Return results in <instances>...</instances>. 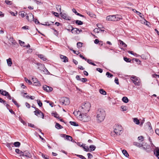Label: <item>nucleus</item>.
Wrapping results in <instances>:
<instances>
[{
    "label": "nucleus",
    "instance_id": "55",
    "mask_svg": "<svg viewBox=\"0 0 159 159\" xmlns=\"http://www.w3.org/2000/svg\"><path fill=\"white\" fill-rule=\"evenodd\" d=\"M128 52L129 53H130V54H131L132 55H134V56H136H136L137 57H138V55H137L136 53H134L132 51H128Z\"/></svg>",
    "mask_w": 159,
    "mask_h": 159
},
{
    "label": "nucleus",
    "instance_id": "23",
    "mask_svg": "<svg viewBox=\"0 0 159 159\" xmlns=\"http://www.w3.org/2000/svg\"><path fill=\"white\" fill-rule=\"evenodd\" d=\"M122 152L123 155L126 157H127L129 156V155L127 152V151L125 150H122Z\"/></svg>",
    "mask_w": 159,
    "mask_h": 159
},
{
    "label": "nucleus",
    "instance_id": "6",
    "mask_svg": "<svg viewBox=\"0 0 159 159\" xmlns=\"http://www.w3.org/2000/svg\"><path fill=\"white\" fill-rule=\"evenodd\" d=\"M131 80L135 85L139 86L140 85V80L139 77L135 76H132L131 77Z\"/></svg>",
    "mask_w": 159,
    "mask_h": 159
},
{
    "label": "nucleus",
    "instance_id": "8",
    "mask_svg": "<svg viewBox=\"0 0 159 159\" xmlns=\"http://www.w3.org/2000/svg\"><path fill=\"white\" fill-rule=\"evenodd\" d=\"M37 110H35L34 111V114L39 117H42L43 119L44 118V114L42 111L39 110L38 108H36Z\"/></svg>",
    "mask_w": 159,
    "mask_h": 159
},
{
    "label": "nucleus",
    "instance_id": "46",
    "mask_svg": "<svg viewBox=\"0 0 159 159\" xmlns=\"http://www.w3.org/2000/svg\"><path fill=\"white\" fill-rule=\"evenodd\" d=\"M6 95H4V96H6L7 97V98H8L9 99L11 100V96L9 94L8 92H7L6 93Z\"/></svg>",
    "mask_w": 159,
    "mask_h": 159
},
{
    "label": "nucleus",
    "instance_id": "62",
    "mask_svg": "<svg viewBox=\"0 0 159 159\" xmlns=\"http://www.w3.org/2000/svg\"><path fill=\"white\" fill-rule=\"evenodd\" d=\"M7 5H11V2L9 1L8 0H6L5 1Z\"/></svg>",
    "mask_w": 159,
    "mask_h": 159
},
{
    "label": "nucleus",
    "instance_id": "63",
    "mask_svg": "<svg viewBox=\"0 0 159 159\" xmlns=\"http://www.w3.org/2000/svg\"><path fill=\"white\" fill-rule=\"evenodd\" d=\"M82 82H85L87 81V79L86 78H82L81 79V80Z\"/></svg>",
    "mask_w": 159,
    "mask_h": 159
},
{
    "label": "nucleus",
    "instance_id": "19",
    "mask_svg": "<svg viewBox=\"0 0 159 159\" xmlns=\"http://www.w3.org/2000/svg\"><path fill=\"white\" fill-rule=\"evenodd\" d=\"M52 115L53 116L59 119L60 117H59V115L56 112H52Z\"/></svg>",
    "mask_w": 159,
    "mask_h": 159
},
{
    "label": "nucleus",
    "instance_id": "9",
    "mask_svg": "<svg viewBox=\"0 0 159 159\" xmlns=\"http://www.w3.org/2000/svg\"><path fill=\"white\" fill-rule=\"evenodd\" d=\"M71 28L72 29L71 30V33L73 34H79L81 31H82V30H80L79 29L77 28H73L71 25H70L69 26V28Z\"/></svg>",
    "mask_w": 159,
    "mask_h": 159
},
{
    "label": "nucleus",
    "instance_id": "31",
    "mask_svg": "<svg viewBox=\"0 0 159 159\" xmlns=\"http://www.w3.org/2000/svg\"><path fill=\"white\" fill-rule=\"evenodd\" d=\"M134 122L137 125H139L140 123L139 120L137 118H135L133 119Z\"/></svg>",
    "mask_w": 159,
    "mask_h": 159
},
{
    "label": "nucleus",
    "instance_id": "60",
    "mask_svg": "<svg viewBox=\"0 0 159 159\" xmlns=\"http://www.w3.org/2000/svg\"><path fill=\"white\" fill-rule=\"evenodd\" d=\"M121 108L122 109V111H125L127 110V107L124 106H121Z\"/></svg>",
    "mask_w": 159,
    "mask_h": 159
},
{
    "label": "nucleus",
    "instance_id": "22",
    "mask_svg": "<svg viewBox=\"0 0 159 159\" xmlns=\"http://www.w3.org/2000/svg\"><path fill=\"white\" fill-rule=\"evenodd\" d=\"M6 146L10 150H11V147H13L12 143H7L6 144Z\"/></svg>",
    "mask_w": 159,
    "mask_h": 159
},
{
    "label": "nucleus",
    "instance_id": "5",
    "mask_svg": "<svg viewBox=\"0 0 159 159\" xmlns=\"http://www.w3.org/2000/svg\"><path fill=\"white\" fill-rule=\"evenodd\" d=\"M114 131L117 135H120L123 132L122 128L121 126L120 125L116 126Z\"/></svg>",
    "mask_w": 159,
    "mask_h": 159
},
{
    "label": "nucleus",
    "instance_id": "11",
    "mask_svg": "<svg viewBox=\"0 0 159 159\" xmlns=\"http://www.w3.org/2000/svg\"><path fill=\"white\" fill-rule=\"evenodd\" d=\"M43 89L44 90L48 92L52 91L53 90V89L52 88L46 85L43 86Z\"/></svg>",
    "mask_w": 159,
    "mask_h": 159
},
{
    "label": "nucleus",
    "instance_id": "7",
    "mask_svg": "<svg viewBox=\"0 0 159 159\" xmlns=\"http://www.w3.org/2000/svg\"><path fill=\"white\" fill-rule=\"evenodd\" d=\"M60 103L62 105H68L70 103L69 99L65 97H62L60 100Z\"/></svg>",
    "mask_w": 159,
    "mask_h": 159
},
{
    "label": "nucleus",
    "instance_id": "37",
    "mask_svg": "<svg viewBox=\"0 0 159 159\" xmlns=\"http://www.w3.org/2000/svg\"><path fill=\"white\" fill-rule=\"evenodd\" d=\"M7 92L5 90H3L2 89H0V93L2 95H6V93Z\"/></svg>",
    "mask_w": 159,
    "mask_h": 159
},
{
    "label": "nucleus",
    "instance_id": "24",
    "mask_svg": "<svg viewBox=\"0 0 159 159\" xmlns=\"http://www.w3.org/2000/svg\"><path fill=\"white\" fill-rule=\"evenodd\" d=\"M73 114L75 115V116H76L77 117L78 116L79 114H82V112L80 110V111H74L73 112Z\"/></svg>",
    "mask_w": 159,
    "mask_h": 159
},
{
    "label": "nucleus",
    "instance_id": "56",
    "mask_svg": "<svg viewBox=\"0 0 159 159\" xmlns=\"http://www.w3.org/2000/svg\"><path fill=\"white\" fill-rule=\"evenodd\" d=\"M28 126L30 127L34 128H36V127L34 125L31 123H28Z\"/></svg>",
    "mask_w": 159,
    "mask_h": 159
},
{
    "label": "nucleus",
    "instance_id": "28",
    "mask_svg": "<svg viewBox=\"0 0 159 159\" xmlns=\"http://www.w3.org/2000/svg\"><path fill=\"white\" fill-rule=\"evenodd\" d=\"M144 143L143 144V147H143V148L145 149V150H146V149L147 148H149L150 146H149V145H148L146 143Z\"/></svg>",
    "mask_w": 159,
    "mask_h": 159
},
{
    "label": "nucleus",
    "instance_id": "12",
    "mask_svg": "<svg viewBox=\"0 0 159 159\" xmlns=\"http://www.w3.org/2000/svg\"><path fill=\"white\" fill-rule=\"evenodd\" d=\"M26 18L28 21H32V20H34V16L31 13H30L27 14Z\"/></svg>",
    "mask_w": 159,
    "mask_h": 159
},
{
    "label": "nucleus",
    "instance_id": "29",
    "mask_svg": "<svg viewBox=\"0 0 159 159\" xmlns=\"http://www.w3.org/2000/svg\"><path fill=\"white\" fill-rule=\"evenodd\" d=\"M38 57L44 61H45L47 59L44 57V56L42 54H39L38 55Z\"/></svg>",
    "mask_w": 159,
    "mask_h": 159
},
{
    "label": "nucleus",
    "instance_id": "25",
    "mask_svg": "<svg viewBox=\"0 0 159 159\" xmlns=\"http://www.w3.org/2000/svg\"><path fill=\"white\" fill-rule=\"evenodd\" d=\"M119 42L120 44H121L123 47L125 48L127 47V45L123 41H121L120 40H119Z\"/></svg>",
    "mask_w": 159,
    "mask_h": 159
},
{
    "label": "nucleus",
    "instance_id": "20",
    "mask_svg": "<svg viewBox=\"0 0 159 159\" xmlns=\"http://www.w3.org/2000/svg\"><path fill=\"white\" fill-rule=\"evenodd\" d=\"M7 61L8 66H11L12 64L11 58H9V59H7Z\"/></svg>",
    "mask_w": 159,
    "mask_h": 159
},
{
    "label": "nucleus",
    "instance_id": "59",
    "mask_svg": "<svg viewBox=\"0 0 159 159\" xmlns=\"http://www.w3.org/2000/svg\"><path fill=\"white\" fill-rule=\"evenodd\" d=\"M87 155L88 157V158L91 159L93 157V155L91 153H88Z\"/></svg>",
    "mask_w": 159,
    "mask_h": 159
},
{
    "label": "nucleus",
    "instance_id": "64",
    "mask_svg": "<svg viewBox=\"0 0 159 159\" xmlns=\"http://www.w3.org/2000/svg\"><path fill=\"white\" fill-rule=\"evenodd\" d=\"M52 13L56 17H59V15L58 13L56 12H53Z\"/></svg>",
    "mask_w": 159,
    "mask_h": 159
},
{
    "label": "nucleus",
    "instance_id": "41",
    "mask_svg": "<svg viewBox=\"0 0 159 159\" xmlns=\"http://www.w3.org/2000/svg\"><path fill=\"white\" fill-rule=\"evenodd\" d=\"M70 123L71 125L74 126H78V125L76 124V123L75 122L70 121Z\"/></svg>",
    "mask_w": 159,
    "mask_h": 159
},
{
    "label": "nucleus",
    "instance_id": "35",
    "mask_svg": "<svg viewBox=\"0 0 159 159\" xmlns=\"http://www.w3.org/2000/svg\"><path fill=\"white\" fill-rule=\"evenodd\" d=\"M16 147H19L20 145V143L19 142H15L13 144Z\"/></svg>",
    "mask_w": 159,
    "mask_h": 159
},
{
    "label": "nucleus",
    "instance_id": "34",
    "mask_svg": "<svg viewBox=\"0 0 159 159\" xmlns=\"http://www.w3.org/2000/svg\"><path fill=\"white\" fill-rule=\"evenodd\" d=\"M89 148L90 149V151H94L96 148V147L93 145H90Z\"/></svg>",
    "mask_w": 159,
    "mask_h": 159
},
{
    "label": "nucleus",
    "instance_id": "47",
    "mask_svg": "<svg viewBox=\"0 0 159 159\" xmlns=\"http://www.w3.org/2000/svg\"><path fill=\"white\" fill-rule=\"evenodd\" d=\"M37 102L39 105V106L40 107H41L42 106V103L41 102L40 100L39 99H38L37 100Z\"/></svg>",
    "mask_w": 159,
    "mask_h": 159
},
{
    "label": "nucleus",
    "instance_id": "53",
    "mask_svg": "<svg viewBox=\"0 0 159 159\" xmlns=\"http://www.w3.org/2000/svg\"><path fill=\"white\" fill-rule=\"evenodd\" d=\"M26 15H27V14L25 13V12L23 11H22L20 13V15L22 17H24Z\"/></svg>",
    "mask_w": 159,
    "mask_h": 159
},
{
    "label": "nucleus",
    "instance_id": "52",
    "mask_svg": "<svg viewBox=\"0 0 159 159\" xmlns=\"http://www.w3.org/2000/svg\"><path fill=\"white\" fill-rule=\"evenodd\" d=\"M147 126L149 127V129H150V130H151L152 129V126H151V124L149 122H148L147 123Z\"/></svg>",
    "mask_w": 159,
    "mask_h": 159
},
{
    "label": "nucleus",
    "instance_id": "32",
    "mask_svg": "<svg viewBox=\"0 0 159 159\" xmlns=\"http://www.w3.org/2000/svg\"><path fill=\"white\" fill-rule=\"evenodd\" d=\"M66 139L68 140L72 141L73 139L72 137L70 136L67 135L66 136Z\"/></svg>",
    "mask_w": 159,
    "mask_h": 159
},
{
    "label": "nucleus",
    "instance_id": "17",
    "mask_svg": "<svg viewBox=\"0 0 159 159\" xmlns=\"http://www.w3.org/2000/svg\"><path fill=\"white\" fill-rule=\"evenodd\" d=\"M93 31L97 33H98L100 32H103L104 31V30H101L99 28H96L93 30Z\"/></svg>",
    "mask_w": 159,
    "mask_h": 159
},
{
    "label": "nucleus",
    "instance_id": "27",
    "mask_svg": "<svg viewBox=\"0 0 159 159\" xmlns=\"http://www.w3.org/2000/svg\"><path fill=\"white\" fill-rule=\"evenodd\" d=\"M122 100L125 103H127L129 102V99L128 98L126 97H123L122 98Z\"/></svg>",
    "mask_w": 159,
    "mask_h": 159
},
{
    "label": "nucleus",
    "instance_id": "14",
    "mask_svg": "<svg viewBox=\"0 0 159 159\" xmlns=\"http://www.w3.org/2000/svg\"><path fill=\"white\" fill-rule=\"evenodd\" d=\"M60 15L63 19H64L68 20H70V19L68 17H67V15L66 14L62 13L61 12L60 13Z\"/></svg>",
    "mask_w": 159,
    "mask_h": 159
},
{
    "label": "nucleus",
    "instance_id": "4",
    "mask_svg": "<svg viewBox=\"0 0 159 159\" xmlns=\"http://www.w3.org/2000/svg\"><path fill=\"white\" fill-rule=\"evenodd\" d=\"M77 118L80 120L84 122L88 121L90 120V117L87 115V113L80 114L77 116Z\"/></svg>",
    "mask_w": 159,
    "mask_h": 159
},
{
    "label": "nucleus",
    "instance_id": "57",
    "mask_svg": "<svg viewBox=\"0 0 159 159\" xmlns=\"http://www.w3.org/2000/svg\"><path fill=\"white\" fill-rule=\"evenodd\" d=\"M143 137L142 136H139L138 138V140H141V141H143Z\"/></svg>",
    "mask_w": 159,
    "mask_h": 159
},
{
    "label": "nucleus",
    "instance_id": "18",
    "mask_svg": "<svg viewBox=\"0 0 159 159\" xmlns=\"http://www.w3.org/2000/svg\"><path fill=\"white\" fill-rule=\"evenodd\" d=\"M144 143H139L137 142H134V145L138 147H143L144 145Z\"/></svg>",
    "mask_w": 159,
    "mask_h": 159
},
{
    "label": "nucleus",
    "instance_id": "61",
    "mask_svg": "<svg viewBox=\"0 0 159 159\" xmlns=\"http://www.w3.org/2000/svg\"><path fill=\"white\" fill-rule=\"evenodd\" d=\"M96 70L101 73H102L103 71L102 69L99 68H97Z\"/></svg>",
    "mask_w": 159,
    "mask_h": 159
},
{
    "label": "nucleus",
    "instance_id": "26",
    "mask_svg": "<svg viewBox=\"0 0 159 159\" xmlns=\"http://www.w3.org/2000/svg\"><path fill=\"white\" fill-rule=\"evenodd\" d=\"M55 127L57 129H61L63 128V127L62 126L57 123H56V124Z\"/></svg>",
    "mask_w": 159,
    "mask_h": 159
},
{
    "label": "nucleus",
    "instance_id": "48",
    "mask_svg": "<svg viewBox=\"0 0 159 159\" xmlns=\"http://www.w3.org/2000/svg\"><path fill=\"white\" fill-rule=\"evenodd\" d=\"M83 43L81 42H78L77 43V45L78 48H80L82 47Z\"/></svg>",
    "mask_w": 159,
    "mask_h": 159
},
{
    "label": "nucleus",
    "instance_id": "2",
    "mask_svg": "<svg viewBox=\"0 0 159 159\" xmlns=\"http://www.w3.org/2000/svg\"><path fill=\"white\" fill-rule=\"evenodd\" d=\"M106 19L107 20L116 21L122 19L121 16L119 15H109L107 16Z\"/></svg>",
    "mask_w": 159,
    "mask_h": 159
},
{
    "label": "nucleus",
    "instance_id": "45",
    "mask_svg": "<svg viewBox=\"0 0 159 159\" xmlns=\"http://www.w3.org/2000/svg\"><path fill=\"white\" fill-rule=\"evenodd\" d=\"M132 10L133 11H136V14L138 15H139L140 17H142V15H142V14L140 12L137 11L135 9H132Z\"/></svg>",
    "mask_w": 159,
    "mask_h": 159
},
{
    "label": "nucleus",
    "instance_id": "33",
    "mask_svg": "<svg viewBox=\"0 0 159 159\" xmlns=\"http://www.w3.org/2000/svg\"><path fill=\"white\" fill-rule=\"evenodd\" d=\"M34 85L38 86H40L41 85L40 82L39 81H37V82L34 81Z\"/></svg>",
    "mask_w": 159,
    "mask_h": 159
},
{
    "label": "nucleus",
    "instance_id": "3",
    "mask_svg": "<svg viewBox=\"0 0 159 159\" xmlns=\"http://www.w3.org/2000/svg\"><path fill=\"white\" fill-rule=\"evenodd\" d=\"M90 106V103L87 102L80 107V109L83 114H86L89 111Z\"/></svg>",
    "mask_w": 159,
    "mask_h": 159
},
{
    "label": "nucleus",
    "instance_id": "39",
    "mask_svg": "<svg viewBox=\"0 0 159 159\" xmlns=\"http://www.w3.org/2000/svg\"><path fill=\"white\" fill-rule=\"evenodd\" d=\"M86 61L87 62H88L89 64H90L94 66H96V65L94 63L91 62V61H92V60H91L87 59Z\"/></svg>",
    "mask_w": 159,
    "mask_h": 159
},
{
    "label": "nucleus",
    "instance_id": "15",
    "mask_svg": "<svg viewBox=\"0 0 159 159\" xmlns=\"http://www.w3.org/2000/svg\"><path fill=\"white\" fill-rule=\"evenodd\" d=\"M60 58L61 59L63 60V61L64 62H66L68 61V58L66 56L61 55L60 56Z\"/></svg>",
    "mask_w": 159,
    "mask_h": 159
},
{
    "label": "nucleus",
    "instance_id": "51",
    "mask_svg": "<svg viewBox=\"0 0 159 159\" xmlns=\"http://www.w3.org/2000/svg\"><path fill=\"white\" fill-rule=\"evenodd\" d=\"M25 80L26 82L28 83L29 84H32V82L30 80H28L27 78L25 77Z\"/></svg>",
    "mask_w": 159,
    "mask_h": 159
},
{
    "label": "nucleus",
    "instance_id": "10",
    "mask_svg": "<svg viewBox=\"0 0 159 159\" xmlns=\"http://www.w3.org/2000/svg\"><path fill=\"white\" fill-rule=\"evenodd\" d=\"M22 157L28 158L31 157L32 155L28 151H25L23 152Z\"/></svg>",
    "mask_w": 159,
    "mask_h": 159
},
{
    "label": "nucleus",
    "instance_id": "38",
    "mask_svg": "<svg viewBox=\"0 0 159 159\" xmlns=\"http://www.w3.org/2000/svg\"><path fill=\"white\" fill-rule=\"evenodd\" d=\"M61 6L60 5H57L56 6V8L57 9V11L59 12H61Z\"/></svg>",
    "mask_w": 159,
    "mask_h": 159
},
{
    "label": "nucleus",
    "instance_id": "16",
    "mask_svg": "<svg viewBox=\"0 0 159 159\" xmlns=\"http://www.w3.org/2000/svg\"><path fill=\"white\" fill-rule=\"evenodd\" d=\"M155 152H156V156L158 157L159 156V148L158 147L156 148L154 150V154H155Z\"/></svg>",
    "mask_w": 159,
    "mask_h": 159
},
{
    "label": "nucleus",
    "instance_id": "21",
    "mask_svg": "<svg viewBox=\"0 0 159 159\" xmlns=\"http://www.w3.org/2000/svg\"><path fill=\"white\" fill-rule=\"evenodd\" d=\"M15 152L19 154L20 157H22L23 152L21 151L19 149L17 148L16 149Z\"/></svg>",
    "mask_w": 159,
    "mask_h": 159
},
{
    "label": "nucleus",
    "instance_id": "40",
    "mask_svg": "<svg viewBox=\"0 0 159 159\" xmlns=\"http://www.w3.org/2000/svg\"><path fill=\"white\" fill-rule=\"evenodd\" d=\"M82 147L84 149V151L86 152L90 151L88 146H85V145H83Z\"/></svg>",
    "mask_w": 159,
    "mask_h": 159
},
{
    "label": "nucleus",
    "instance_id": "49",
    "mask_svg": "<svg viewBox=\"0 0 159 159\" xmlns=\"http://www.w3.org/2000/svg\"><path fill=\"white\" fill-rule=\"evenodd\" d=\"M12 101L17 107H19V105L18 104L17 102L13 98L12 99Z\"/></svg>",
    "mask_w": 159,
    "mask_h": 159
},
{
    "label": "nucleus",
    "instance_id": "36",
    "mask_svg": "<svg viewBox=\"0 0 159 159\" xmlns=\"http://www.w3.org/2000/svg\"><path fill=\"white\" fill-rule=\"evenodd\" d=\"M75 23L78 25H81L83 24V22L78 20H77L75 21Z\"/></svg>",
    "mask_w": 159,
    "mask_h": 159
},
{
    "label": "nucleus",
    "instance_id": "43",
    "mask_svg": "<svg viewBox=\"0 0 159 159\" xmlns=\"http://www.w3.org/2000/svg\"><path fill=\"white\" fill-rule=\"evenodd\" d=\"M106 75L108 78H111L113 76V75L112 74H111L108 72H107L106 73Z\"/></svg>",
    "mask_w": 159,
    "mask_h": 159
},
{
    "label": "nucleus",
    "instance_id": "54",
    "mask_svg": "<svg viewBox=\"0 0 159 159\" xmlns=\"http://www.w3.org/2000/svg\"><path fill=\"white\" fill-rule=\"evenodd\" d=\"M19 43L20 44L21 46H23V47H25V46H24L25 44V43L24 42H23L20 40H19Z\"/></svg>",
    "mask_w": 159,
    "mask_h": 159
},
{
    "label": "nucleus",
    "instance_id": "30",
    "mask_svg": "<svg viewBox=\"0 0 159 159\" xmlns=\"http://www.w3.org/2000/svg\"><path fill=\"white\" fill-rule=\"evenodd\" d=\"M99 92L101 94L103 95H106L107 94L106 92L102 89H100L99 90Z\"/></svg>",
    "mask_w": 159,
    "mask_h": 159
},
{
    "label": "nucleus",
    "instance_id": "13",
    "mask_svg": "<svg viewBox=\"0 0 159 159\" xmlns=\"http://www.w3.org/2000/svg\"><path fill=\"white\" fill-rule=\"evenodd\" d=\"M36 64L38 66L37 68L39 69L41 71H43V69H44V68H45L44 65L43 64L39 63H37Z\"/></svg>",
    "mask_w": 159,
    "mask_h": 159
},
{
    "label": "nucleus",
    "instance_id": "42",
    "mask_svg": "<svg viewBox=\"0 0 159 159\" xmlns=\"http://www.w3.org/2000/svg\"><path fill=\"white\" fill-rule=\"evenodd\" d=\"M43 71L46 74H49L50 73L48 71L47 69L45 68H45H44V69H43Z\"/></svg>",
    "mask_w": 159,
    "mask_h": 159
},
{
    "label": "nucleus",
    "instance_id": "1",
    "mask_svg": "<svg viewBox=\"0 0 159 159\" xmlns=\"http://www.w3.org/2000/svg\"><path fill=\"white\" fill-rule=\"evenodd\" d=\"M97 120L98 122H101L103 121L106 115L105 111L102 109L99 108L97 112Z\"/></svg>",
    "mask_w": 159,
    "mask_h": 159
},
{
    "label": "nucleus",
    "instance_id": "50",
    "mask_svg": "<svg viewBox=\"0 0 159 159\" xmlns=\"http://www.w3.org/2000/svg\"><path fill=\"white\" fill-rule=\"evenodd\" d=\"M124 60L125 61L127 62H130L131 61V60L130 59L126 57H124Z\"/></svg>",
    "mask_w": 159,
    "mask_h": 159
},
{
    "label": "nucleus",
    "instance_id": "44",
    "mask_svg": "<svg viewBox=\"0 0 159 159\" xmlns=\"http://www.w3.org/2000/svg\"><path fill=\"white\" fill-rule=\"evenodd\" d=\"M19 120L24 125H26V123L22 119V118L19 117Z\"/></svg>",
    "mask_w": 159,
    "mask_h": 159
},
{
    "label": "nucleus",
    "instance_id": "58",
    "mask_svg": "<svg viewBox=\"0 0 159 159\" xmlns=\"http://www.w3.org/2000/svg\"><path fill=\"white\" fill-rule=\"evenodd\" d=\"M87 13L88 15L90 16L91 17H93V16L94 15V14L93 13L89 11H87Z\"/></svg>",
    "mask_w": 159,
    "mask_h": 159
}]
</instances>
